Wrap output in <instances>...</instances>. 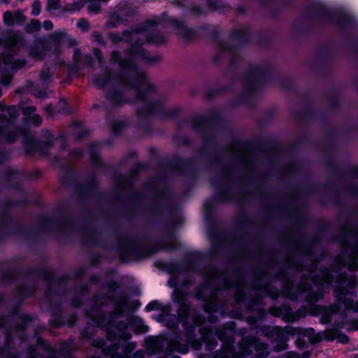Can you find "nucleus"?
Returning a JSON list of instances; mask_svg holds the SVG:
<instances>
[{
	"instance_id": "obj_10",
	"label": "nucleus",
	"mask_w": 358,
	"mask_h": 358,
	"mask_svg": "<svg viewBox=\"0 0 358 358\" xmlns=\"http://www.w3.org/2000/svg\"><path fill=\"white\" fill-rule=\"evenodd\" d=\"M131 11L126 6H120L116 11L111 12L108 15V19L106 23L108 29L117 27L121 24H127V20L124 17L129 16Z\"/></svg>"
},
{
	"instance_id": "obj_40",
	"label": "nucleus",
	"mask_w": 358,
	"mask_h": 358,
	"mask_svg": "<svg viewBox=\"0 0 358 358\" xmlns=\"http://www.w3.org/2000/svg\"><path fill=\"white\" fill-rule=\"evenodd\" d=\"M16 44H19L20 45H23L24 44V39L21 36H17L15 37Z\"/></svg>"
},
{
	"instance_id": "obj_44",
	"label": "nucleus",
	"mask_w": 358,
	"mask_h": 358,
	"mask_svg": "<svg viewBox=\"0 0 358 358\" xmlns=\"http://www.w3.org/2000/svg\"><path fill=\"white\" fill-rule=\"evenodd\" d=\"M287 358H299V355L294 352H289L287 353Z\"/></svg>"
},
{
	"instance_id": "obj_45",
	"label": "nucleus",
	"mask_w": 358,
	"mask_h": 358,
	"mask_svg": "<svg viewBox=\"0 0 358 358\" xmlns=\"http://www.w3.org/2000/svg\"><path fill=\"white\" fill-rule=\"evenodd\" d=\"M254 85H255V82L252 80V81H250L249 83L248 84V90L249 91V93H251L252 91L254 89Z\"/></svg>"
},
{
	"instance_id": "obj_25",
	"label": "nucleus",
	"mask_w": 358,
	"mask_h": 358,
	"mask_svg": "<svg viewBox=\"0 0 358 358\" xmlns=\"http://www.w3.org/2000/svg\"><path fill=\"white\" fill-rule=\"evenodd\" d=\"M62 8V2L60 0H47L45 10L51 15L52 11Z\"/></svg>"
},
{
	"instance_id": "obj_61",
	"label": "nucleus",
	"mask_w": 358,
	"mask_h": 358,
	"mask_svg": "<svg viewBox=\"0 0 358 358\" xmlns=\"http://www.w3.org/2000/svg\"><path fill=\"white\" fill-rule=\"evenodd\" d=\"M266 334L267 336H270L268 335V332H266Z\"/></svg>"
},
{
	"instance_id": "obj_20",
	"label": "nucleus",
	"mask_w": 358,
	"mask_h": 358,
	"mask_svg": "<svg viewBox=\"0 0 358 358\" xmlns=\"http://www.w3.org/2000/svg\"><path fill=\"white\" fill-rule=\"evenodd\" d=\"M86 0H76L71 3L67 4L64 9V12L73 13L80 10L84 6H85Z\"/></svg>"
},
{
	"instance_id": "obj_6",
	"label": "nucleus",
	"mask_w": 358,
	"mask_h": 358,
	"mask_svg": "<svg viewBox=\"0 0 358 358\" xmlns=\"http://www.w3.org/2000/svg\"><path fill=\"white\" fill-rule=\"evenodd\" d=\"M14 320L17 322V324L10 325L11 320L10 319L5 317L0 318V327L6 328L5 349H9L11 347L14 335L17 336L21 340L24 339L22 336L23 330L27 327V323L31 321V318L27 315H22L17 317H15Z\"/></svg>"
},
{
	"instance_id": "obj_23",
	"label": "nucleus",
	"mask_w": 358,
	"mask_h": 358,
	"mask_svg": "<svg viewBox=\"0 0 358 358\" xmlns=\"http://www.w3.org/2000/svg\"><path fill=\"white\" fill-rule=\"evenodd\" d=\"M236 353L234 348L233 346H227L225 348L224 351L217 352L215 358H234Z\"/></svg>"
},
{
	"instance_id": "obj_42",
	"label": "nucleus",
	"mask_w": 358,
	"mask_h": 358,
	"mask_svg": "<svg viewBox=\"0 0 358 358\" xmlns=\"http://www.w3.org/2000/svg\"><path fill=\"white\" fill-rule=\"evenodd\" d=\"M260 73L261 70L259 68H255V69L252 71L251 76L256 79L260 75Z\"/></svg>"
},
{
	"instance_id": "obj_34",
	"label": "nucleus",
	"mask_w": 358,
	"mask_h": 358,
	"mask_svg": "<svg viewBox=\"0 0 358 358\" xmlns=\"http://www.w3.org/2000/svg\"><path fill=\"white\" fill-rule=\"evenodd\" d=\"M81 57V52L79 49L75 48L73 50V59L76 63V65L78 64V62H79Z\"/></svg>"
},
{
	"instance_id": "obj_35",
	"label": "nucleus",
	"mask_w": 358,
	"mask_h": 358,
	"mask_svg": "<svg viewBox=\"0 0 358 358\" xmlns=\"http://www.w3.org/2000/svg\"><path fill=\"white\" fill-rule=\"evenodd\" d=\"M94 54L96 56L97 60L100 64H102L103 62V57L101 53V51L99 49H94Z\"/></svg>"
},
{
	"instance_id": "obj_14",
	"label": "nucleus",
	"mask_w": 358,
	"mask_h": 358,
	"mask_svg": "<svg viewBox=\"0 0 358 358\" xmlns=\"http://www.w3.org/2000/svg\"><path fill=\"white\" fill-rule=\"evenodd\" d=\"M170 22L174 26L176 34L185 40H190L194 38V31L187 27L183 22H180L176 19H171Z\"/></svg>"
},
{
	"instance_id": "obj_27",
	"label": "nucleus",
	"mask_w": 358,
	"mask_h": 358,
	"mask_svg": "<svg viewBox=\"0 0 358 358\" xmlns=\"http://www.w3.org/2000/svg\"><path fill=\"white\" fill-rule=\"evenodd\" d=\"M320 334L322 335V339L324 338L327 341H332L338 336V331L336 329H327Z\"/></svg>"
},
{
	"instance_id": "obj_57",
	"label": "nucleus",
	"mask_w": 358,
	"mask_h": 358,
	"mask_svg": "<svg viewBox=\"0 0 358 358\" xmlns=\"http://www.w3.org/2000/svg\"><path fill=\"white\" fill-rule=\"evenodd\" d=\"M236 301L237 300H241V298L239 297V295H238V296L236 295Z\"/></svg>"
},
{
	"instance_id": "obj_56",
	"label": "nucleus",
	"mask_w": 358,
	"mask_h": 358,
	"mask_svg": "<svg viewBox=\"0 0 358 358\" xmlns=\"http://www.w3.org/2000/svg\"><path fill=\"white\" fill-rule=\"evenodd\" d=\"M38 97L39 98H43L44 97V94L43 93H40L38 95H37Z\"/></svg>"
},
{
	"instance_id": "obj_48",
	"label": "nucleus",
	"mask_w": 358,
	"mask_h": 358,
	"mask_svg": "<svg viewBox=\"0 0 358 358\" xmlns=\"http://www.w3.org/2000/svg\"><path fill=\"white\" fill-rule=\"evenodd\" d=\"M310 356V352L309 351H306L299 356V358H309Z\"/></svg>"
},
{
	"instance_id": "obj_51",
	"label": "nucleus",
	"mask_w": 358,
	"mask_h": 358,
	"mask_svg": "<svg viewBox=\"0 0 358 358\" xmlns=\"http://www.w3.org/2000/svg\"><path fill=\"white\" fill-rule=\"evenodd\" d=\"M44 145H45L48 148H49L50 146L52 145V141H46L43 143Z\"/></svg>"
},
{
	"instance_id": "obj_22",
	"label": "nucleus",
	"mask_w": 358,
	"mask_h": 358,
	"mask_svg": "<svg viewBox=\"0 0 358 358\" xmlns=\"http://www.w3.org/2000/svg\"><path fill=\"white\" fill-rule=\"evenodd\" d=\"M54 73V69L49 67L47 64L43 67L41 74L40 79L43 83H47L50 80V78Z\"/></svg>"
},
{
	"instance_id": "obj_31",
	"label": "nucleus",
	"mask_w": 358,
	"mask_h": 358,
	"mask_svg": "<svg viewBox=\"0 0 358 358\" xmlns=\"http://www.w3.org/2000/svg\"><path fill=\"white\" fill-rule=\"evenodd\" d=\"M41 9V3L39 0H35L31 6V14L37 16L40 14Z\"/></svg>"
},
{
	"instance_id": "obj_13",
	"label": "nucleus",
	"mask_w": 358,
	"mask_h": 358,
	"mask_svg": "<svg viewBox=\"0 0 358 358\" xmlns=\"http://www.w3.org/2000/svg\"><path fill=\"white\" fill-rule=\"evenodd\" d=\"M27 20V17L22 11L17 10L13 12L6 11L3 15V21L4 24L8 27L14 24L22 25Z\"/></svg>"
},
{
	"instance_id": "obj_21",
	"label": "nucleus",
	"mask_w": 358,
	"mask_h": 358,
	"mask_svg": "<svg viewBox=\"0 0 358 358\" xmlns=\"http://www.w3.org/2000/svg\"><path fill=\"white\" fill-rule=\"evenodd\" d=\"M233 324H229L227 327L219 329L216 331L218 338L221 341L227 340L232 334Z\"/></svg>"
},
{
	"instance_id": "obj_26",
	"label": "nucleus",
	"mask_w": 358,
	"mask_h": 358,
	"mask_svg": "<svg viewBox=\"0 0 358 358\" xmlns=\"http://www.w3.org/2000/svg\"><path fill=\"white\" fill-rule=\"evenodd\" d=\"M231 149V153L234 155L236 157L237 156H239L241 158L246 157V154L245 151L243 150L241 145L238 144L237 143L232 144Z\"/></svg>"
},
{
	"instance_id": "obj_50",
	"label": "nucleus",
	"mask_w": 358,
	"mask_h": 358,
	"mask_svg": "<svg viewBox=\"0 0 358 358\" xmlns=\"http://www.w3.org/2000/svg\"><path fill=\"white\" fill-rule=\"evenodd\" d=\"M72 154H73L74 156H76V157H77V156L80 155V154H81V151H80V150H73V151L72 152Z\"/></svg>"
},
{
	"instance_id": "obj_7",
	"label": "nucleus",
	"mask_w": 358,
	"mask_h": 358,
	"mask_svg": "<svg viewBox=\"0 0 358 358\" xmlns=\"http://www.w3.org/2000/svg\"><path fill=\"white\" fill-rule=\"evenodd\" d=\"M338 284V287L334 291V296L337 299V301L340 304H343L346 309L354 308L352 301L354 292L347 291L345 287L347 285L350 289L354 288L357 284L355 276L352 275L349 279L344 277H340Z\"/></svg>"
},
{
	"instance_id": "obj_1",
	"label": "nucleus",
	"mask_w": 358,
	"mask_h": 358,
	"mask_svg": "<svg viewBox=\"0 0 358 358\" xmlns=\"http://www.w3.org/2000/svg\"><path fill=\"white\" fill-rule=\"evenodd\" d=\"M157 24V20H150L137 29L141 34L137 35L136 44L131 45V48L124 52L126 57H123L117 50L110 52V62L118 65L120 69L119 75H113L112 71L107 69L103 74L96 76L93 80L97 87L112 90L107 93L106 99L115 106H120L128 101L134 103L142 102V107L137 110L141 115L159 113L164 108V101L152 96L155 92V86L134 62L135 58H141L150 63L161 60L160 56L150 55L140 47L145 42L155 45H162L166 42L162 34L152 31L151 27Z\"/></svg>"
},
{
	"instance_id": "obj_3",
	"label": "nucleus",
	"mask_w": 358,
	"mask_h": 358,
	"mask_svg": "<svg viewBox=\"0 0 358 358\" xmlns=\"http://www.w3.org/2000/svg\"><path fill=\"white\" fill-rule=\"evenodd\" d=\"M310 281L316 287H313L307 282H302L298 287H293L292 283L287 282L283 287L284 294L293 301H305L310 304L317 302L323 297L321 287L329 286L332 280V275L329 269L310 271Z\"/></svg>"
},
{
	"instance_id": "obj_19",
	"label": "nucleus",
	"mask_w": 358,
	"mask_h": 358,
	"mask_svg": "<svg viewBox=\"0 0 358 358\" xmlns=\"http://www.w3.org/2000/svg\"><path fill=\"white\" fill-rule=\"evenodd\" d=\"M130 325L136 334H144L148 331V327L144 324L141 318H133L130 321Z\"/></svg>"
},
{
	"instance_id": "obj_28",
	"label": "nucleus",
	"mask_w": 358,
	"mask_h": 358,
	"mask_svg": "<svg viewBox=\"0 0 358 358\" xmlns=\"http://www.w3.org/2000/svg\"><path fill=\"white\" fill-rule=\"evenodd\" d=\"M98 146H99V145L97 143H93L90 148V157H91L92 162L95 165L100 164V159H99V155L95 151V148H96Z\"/></svg>"
},
{
	"instance_id": "obj_30",
	"label": "nucleus",
	"mask_w": 358,
	"mask_h": 358,
	"mask_svg": "<svg viewBox=\"0 0 358 358\" xmlns=\"http://www.w3.org/2000/svg\"><path fill=\"white\" fill-rule=\"evenodd\" d=\"M77 27L83 31H87L90 29V24L87 20L82 18L77 22Z\"/></svg>"
},
{
	"instance_id": "obj_55",
	"label": "nucleus",
	"mask_w": 358,
	"mask_h": 358,
	"mask_svg": "<svg viewBox=\"0 0 358 358\" xmlns=\"http://www.w3.org/2000/svg\"><path fill=\"white\" fill-rule=\"evenodd\" d=\"M4 109V105L0 103V110H3Z\"/></svg>"
},
{
	"instance_id": "obj_39",
	"label": "nucleus",
	"mask_w": 358,
	"mask_h": 358,
	"mask_svg": "<svg viewBox=\"0 0 358 358\" xmlns=\"http://www.w3.org/2000/svg\"><path fill=\"white\" fill-rule=\"evenodd\" d=\"M11 80H12V76L6 75L2 79V84L4 85H8L11 82Z\"/></svg>"
},
{
	"instance_id": "obj_37",
	"label": "nucleus",
	"mask_w": 358,
	"mask_h": 358,
	"mask_svg": "<svg viewBox=\"0 0 358 358\" xmlns=\"http://www.w3.org/2000/svg\"><path fill=\"white\" fill-rule=\"evenodd\" d=\"M336 338L342 343H347L349 341V338L345 334H338Z\"/></svg>"
},
{
	"instance_id": "obj_2",
	"label": "nucleus",
	"mask_w": 358,
	"mask_h": 358,
	"mask_svg": "<svg viewBox=\"0 0 358 358\" xmlns=\"http://www.w3.org/2000/svg\"><path fill=\"white\" fill-rule=\"evenodd\" d=\"M107 287L110 294L96 297L94 305L98 308L108 303L109 301L114 303L115 310L109 315V321L106 324V326L108 330V339L111 342L116 341L117 342L106 346L103 339H98L93 342V345L101 348L105 355H110L112 358H127L136 348V344L135 343H125L131 337V334L128 331L127 323L123 321L116 322L115 318L123 313L127 298L125 296H120L115 299L112 296L117 288V284L115 282H109Z\"/></svg>"
},
{
	"instance_id": "obj_11",
	"label": "nucleus",
	"mask_w": 358,
	"mask_h": 358,
	"mask_svg": "<svg viewBox=\"0 0 358 358\" xmlns=\"http://www.w3.org/2000/svg\"><path fill=\"white\" fill-rule=\"evenodd\" d=\"M46 39L37 38L28 48L29 55L36 60H43L50 53Z\"/></svg>"
},
{
	"instance_id": "obj_43",
	"label": "nucleus",
	"mask_w": 358,
	"mask_h": 358,
	"mask_svg": "<svg viewBox=\"0 0 358 358\" xmlns=\"http://www.w3.org/2000/svg\"><path fill=\"white\" fill-rule=\"evenodd\" d=\"M70 345H71V344H70L69 343H64L62 345V349H61L62 352L63 354H65V351H66V350H68L69 348V349H71Z\"/></svg>"
},
{
	"instance_id": "obj_12",
	"label": "nucleus",
	"mask_w": 358,
	"mask_h": 358,
	"mask_svg": "<svg viewBox=\"0 0 358 358\" xmlns=\"http://www.w3.org/2000/svg\"><path fill=\"white\" fill-rule=\"evenodd\" d=\"M141 34V31H137L136 29L126 30L124 31L122 34L118 33H109L108 38L113 43H118L122 41L127 43H131L132 44H136L137 35Z\"/></svg>"
},
{
	"instance_id": "obj_53",
	"label": "nucleus",
	"mask_w": 358,
	"mask_h": 358,
	"mask_svg": "<svg viewBox=\"0 0 358 358\" xmlns=\"http://www.w3.org/2000/svg\"><path fill=\"white\" fill-rule=\"evenodd\" d=\"M220 49H222L223 50L227 49V47L226 46V45L224 43H220Z\"/></svg>"
},
{
	"instance_id": "obj_15",
	"label": "nucleus",
	"mask_w": 358,
	"mask_h": 358,
	"mask_svg": "<svg viewBox=\"0 0 358 358\" xmlns=\"http://www.w3.org/2000/svg\"><path fill=\"white\" fill-rule=\"evenodd\" d=\"M287 333L290 334H303L304 336L308 337L309 341L312 343H318L322 340V335L320 334H315L314 329L312 328L306 329H303L302 328H293L289 329Z\"/></svg>"
},
{
	"instance_id": "obj_4",
	"label": "nucleus",
	"mask_w": 358,
	"mask_h": 358,
	"mask_svg": "<svg viewBox=\"0 0 358 358\" xmlns=\"http://www.w3.org/2000/svg\"><path fill=\"white\" fill-rule=\"evenodd\" d=\"M7 114L8 117L0 114V140H3L8 143H14L16 139L21 135L23 137V143L27 153H34L36 151L38 143L29 132L20 127H13L12 123L17 117L18 113L17 108L10 106L7 108Z\"/></svg>"
},
{
	"instance_id": "obj_60",
	"label": "nucleus",
	"mask_w": 358,
	"mask_h": 358,
	"mask_svg": "<svg viewBox=\"0 0 358 358\" xmlns=\"http://www.w3.org/2000/svg\"><path fill=\"white\" fill-rule=\"evenodd\" d=\"M79 303H78L74 304V305H75V306H79Z\"/></svg>"
},
{
	"instance_id": "obj_58",
	"label": "nucleus",
	"mask_w": 358,
	"mask_h": 358,
	"mask_svg": "<svg viewBox=\"0 0 358 358\" xmlns=\"http://www.w3.org/2000/svg\"><path fill=\"white\" fill-rule=\"evenodd\" d=\"M99 322V324L101 327H103V324L101 322Z\"/></svg>"
},
{
	"instance_id": "obj_5",
	"label": "nucleus",
	"mask_w": 358,
	"mask_h": 358,
	"mask_svg": "<svg viewBox=\"0 0 358 358\" xmlns=\"http://www.w3.org/2000/svg\"><path fill=\"white\" fill-rule=\"evenodd\" d=\"M343 235L346 240L343 243L338 264L347 266L350 271H356L358 269V229L347 226L343 229Z\"/></svg>"
},
{
	"instance_id": "obj_46",
	"label": "nucleus",
	"mask_w": 358,
	"mask_h": 358,
	"mask_svg": "<svg viewBox=\"0 0 358 358\" xmlns=\"http://www.w3.org/2000/svg\"><path fill=\"white\" fill-rule=\"evenodd\" d=\"M59 105L60 108L63 111H66V110L64 108V107L66 106V101L65 100H64V99L60 100L59 102Z\"/></svg>"
},
{
	"instance_id": "obj_52",
	"label": "nucleus",
	"mask_w": 358,
	"mask_h": 358,
	"mask_svg": "<svg viewBox=\"0 0 358 358\" xmlns=\"http://www.w3.org/2000/svg\"><path fill=\"white\" fill-rule=\"evenodd\" d=\"M281 331L282 330L280 328L279 329L278 328H273V329H271L272 332H275V333H278V332L279 335L281 334Z\"/></svg>"
},
{
	"instance_id": "obj_17",
	"label": "nucleus",
	"mask_w": 358,
	"mask_h": 358,
	"mask_svg": "<svg viewBox=\"0 0 358 358\" xmlns=\"http://www.w3.org/2000/svg\"><path fill=\"white\" fill-rule=\"evenodd\" d=\"M38 348H41L46 351L51 350V348L48 344L45 343L41 338H38L36 340V348L31 346L29 350V355L26 358H38V354L36 352V349Z\"/></svg>"
},
{
	"instance_id": "obj_41",
	"label": "nucleus",
	"mask_w": 358,
	"mask_h": 358,
	"mask_svg": "<svg viewBox=\"0 0 358 358\" xmlns=\"http://www.w3.org/2000/svg\"><path fill=\"white\" fill-rule=\"evenodd\" d=\"M339 310L338 304H335L329 308V311L331 314L335 313Z\"/></svg>"
},
{
	"instance_id": "obj_16",
	"label": "nucleus",
	"mask_w": 358,
	"mask_h": 358,
	"mask_svg": "<svg viewBox=\"0 0 358 358\" xmlns=\"http://www.w3.org/2000/svg\"><path fill=\"white\" fill-rule=\"evenodd\" d=\"M36 108L34 106H26L23 108V113L29 115V120L31 122L34 126L38 127L42 122V118L38 114H35Z\"/></svg>"
},
{
	"instance_id": "obj_29",
	"label": "nucleus",
	"mask_w": 358,
	"mask_h": 358,
	"mask_svg": "<svg viewBox=\"0 0 358 358\" xmlns=\"http://www.w3.org/2000/svg\"><path fill=\"white\" fill-rule=\"evenodd\" d=\"M131 184V180L126 176H120L117 179V185L122 188H125Z\"/></svg>"
},
{
	"instance_id": "obj_18",
	"label": "nucleus",
	"mask_w": 358,
	"mask_h": 358,
	"mask_svg": "<svg viewBox=\"0 0 358 358\" xmlns=\"http://www.w3.org/2000/svg\"><path fill=\"white\" fill-rule=\"evenodd\" d=\"M101 1L106 2L108 0H86L85 6L89 13L98 14L100 13Z\"/></svg>"
},
{
	"instance_id": "obj_24",
	"label": "nucleus",
	"mask_w": 358,
	"mask_h": 358,
	"mask_svg": "<svg viewBox=\"0 0 358 358\" xmlns=\"http://www.w3.org/2000/svg\"><path fill=\"white\" fill-rule=\"evenodd\" d=\"M41 24L39 20H31L30 22L27 24L25 26V31L29 34L34 33L38 31L41 29Z\"/></svg>"
},
{
	"instance_id": "obj_8",
	"label": "nucleus",
	"mask_w": 358,
	"mask_h": 358,
	"mask_svg": "<svg viewBox=\"0 0 358 358\" xmlns=\"http://www.w3.org/2000/svg\"><path fill=\"white\" fill-rule=\"evenodd\" d=\"M47 45L51 53L60 54L62 47H73L77 41L64 30H58L48 36Z\"/></svg>"
},
{
	"instance_id": "obj_9",
	"label": "nucleus",
	"mask_w": 358,
	"mask_h": 358,
	"mask_svg": "<svg viewBox=\"0 0 358 358\" xmlns=\"http://www.w3.org/2000/svg\"><path fill=\"white\" fill-rule=\"evenodd\" d=\"M255 350L257 358H266L269 355L268 346L264 343H261L256 338H244L240 343L239 354L242 357H248Z\"/></svg>"
},
{
	"instance_id": "obj_36",
	"label": "nucleus",
	"mask_w": 358,
	"mask_h": 358,
	"mask_svg": "<svg viewBox=\"0 0 358 358\" xmlns=\"http://www.w3.org/2000/svg\"><path fill=\"white\" fill-rule=\"evenodd\" d=\"M43 27L44 29L50 31L53 29V24L50 20H45L43 23Z\"/></svg>"
},
{
	"instance_id": "obj_33",
	"label": "nucleus",
	"mask_w": 358,
	"mask_h": 358,
	"mask_svg": "<svg viewBox=\"0 0 358 358\" xmlns=\"http://www.w3.org/2000/svg\"><path fill=\"white\" fill-rule=\"evenodd\" d=\"M189 311V308L186 304H182L181 307L179 310V315L182 317H186L187 315V313Z\"/></svg>"
},
{
	"instance_id": "obj_62",
	"label": "nucleus",
	"mask_w": 358,
	"mask_h": 358,
	"mask_svg": "<svg viewBox=\"0 0 358 358\" xmlns=\"http://www.w3.org/2000/svg\"><path fill=\"white\" fill-rule=\"evenodd\" d=\"M51 358H55V357H51Z\"/></svg>"
},
{
	"instance_id": "obj_59",
	"label": "nucleus",
	"mask_w": 358,
	"mask_h": 358,
	"mask_svg": "<svg viewBox=\"0 0 358 358\" xmlns=\"http://www.w3.org/2000/svg\"><path fill=\"white\" fill-rule=\"evenodd\" d=\"M300 340H298L296 341V344L299 345V343Z\"/></svg>"
},
{
	"instance_id": "obj_32",
	"label": "nucleus",
	"mask_w": 358,
	"mask_h": 358,
	"mask_svg": "<svg viewBox=\"0 0 358 358\" xmlns=\"http://www.w3.org/2000/svg\"><path fill=\"white\" fill-rule=\"evenodd\" d=\"M92 39L96 41L98 44L101 45H106V43L104 40L103 39L102 35L101 33L98 31H94L92 34Z\"/></svg>"
},
{
	"instance_id": "obj_54",
	"label": "nucleus",
	"mask_w": 358,
	"mask_h": 358,
	"mask_svg": "<svg viewBox=\"0 0 358 358\" xmlns=\"http://www.w3.org/2000/svg\"><path fill=\"white\" fill-rule=\"evenodd\" d=\"M286 346L284 343H282L279 345V351L285 350Z\"/></svg>"
},
{
	"instance_id": "obj_49",
	"label": "nucleus",
	"mask_w": 358,
	"mask_h": 358,
	"mask_svg": "<svg viewBox=\"0 0 358 358\" xmlns=\"http://www.w3.org/2000/svg\"><path fill=\"white\" fill-rule=\"evenodd\" d=\"M45 110L50 115L52 114V108L51 106H48L45 108Z\"/></svg>"
},
{
	"instance_id": "obj_47",
	"label": "nucleus",
	"mask_w": 358,
	"mask_h": 358,
	"mask_svg": "<svg viewBox=\"0 0 358 358\" xmlns=\"http://www.w3.org/2000/svg\"><path fill=\"white\" fill-rule=\"evenodd\" d=\"M85 62L87 65H90L92 62V57L90 55H86L85 57Z\"/></svg>"
},
{
	"instance_id": "obj_38",
	"label": "nucleus",
	"mask_w": 358,
	"mask_h": 358,
	"mask_svg": "<svg viewBox=\"0 0 358 358\" xmlns=\"http://www.w3.org/2000/svg\"><path fill=\"white\" fill-rule=\"evenodd\" d=\"M246 34L245 29H240L235 31L234 38H242Z\"/></svg>"
}]
</instances>
